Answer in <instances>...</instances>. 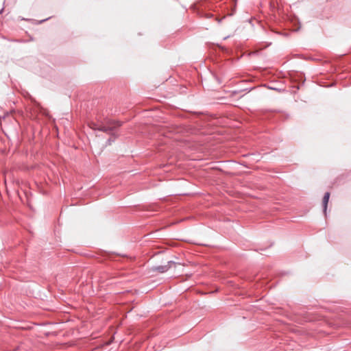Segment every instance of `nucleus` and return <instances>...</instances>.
<instances>
[{
    "label": "nucleus",
    "instance_id": "obj_1",
    "mask_svg": "<svg viewBox=\"0 0 351 351\" xmlns=\"http://www.w3.org/2000/svg\"><path fill=\"white\" fill-rule=\"evenodd\" d=\"M123 122L112 119H108L104 123L100 124L99 128H95L99 131L104 132L110 135H114L116 128L121 127Z\"/></svg>",
    "mask_w": 351,
    "mask_h": 351
},
{
    "label": "nucleus",
    "instance_id": "obj_2",
    "mask_svg": "<svg viewBox=\"0 0 351 351\" xmlns=\"http://www.w3.org/2000/svg\"><path fill=\"white\" fill-rule=\"evenodd\" d=\"M176 263L170 261H168L167 264L165 265H160V266H154L152 267V271H158L159 273H165L167 271H168L173 265H175Z\"/></svg>",
    "mask_w": 351,
    "mask_h": 351
},
{
    "label": "nucleus",
    "instance_id": "obj_3",
    "mask_svg": "<svg viewBox=\"0 0 351 351\" xmlns=\"http://www.w3.org/2000/svg\"><path fill=\"white\" fill-rule=\"evenodd\" d=\"M329 197H330V193L329 192H326L324 194L323 199H322L323 210H324V213L325 214L326 213V209H327V206H328Z\"/></svg>",
    "mask_w": 351,
    "mask_h": 351
},
{
    "label": "nucleus",
    "instance_id": "obj_4",
    "mask_svg": "<svg viewBox=\"0 0 351 351\" xmlns=\"http://www.w3.org/2000/svg\"><path fill=\"white\" fill-rule=\"evenodd\" d=\"M112 136L110 137L108 140H107V142H106V144L107 145H110L112 143V142H114L117 138V136L114 134V135H111Z\"/></svg>",
    "mask_w": 351,
    "mask_h": 351
},
{
    "label": "nucleus",
    "instance_id": "obj_5",
    "mask_svg": "<svg viewBox=\"0 0 351 351\" xmlns=\"http://www.w3.org/2000/svg\"><path fill=\"white\" fill-rule=\"evenodd\" d=\"M100 126V125H98L97 123H92V126L91 128L95 130H97V129H95V128H99Z\"/></svg>",
    "mask_w": 351,
    "mask_h": 351
},
{
    "label": "nucleus",
    "instance_id": "obj_6",
    "mask_svg": "<svg viewBox=\"0 0 351 351\" xmlns=\"http://www.w3.org/2000/svg\"><path fill=\"white\" fill-rule=\"evenodd\" d=\"M213 15L212 14H204V16L206 18H211V17H213Z\"/></svg>",
    "mask_w": 351,
    "mask_h": 351
},
{
    "label": "nucleus",
    "instance_id": "obj_7",
    "mask_svg": "<svg viewBox=\"0 0 351 351\" xmlns=\"http://www.w3.org/2000/svg\"><path fill=\"white\" fill-rule=\"evenodd\" d=\"M215 20L217 21L218 23H220L222 19H219L218 18H216Z\"/></svg>",
    "mask_w": 351,
    "mask_h": 351
},
{
    "label": "nucleus",
    "instance_id": "obj_8",
    "mask_svg": "<svg viewBox=\"0 0 351 351\" xmlns=\"http://www.w3.org/2000/svg\"><path fill=\"white\" fill-rule=\"evenodd\" d=\"M46 21V19H43V21H40V23L43 22V21Z\"/></svg>",
    "mask_w": 351,
    "mask_h": 351
}]
</instances>
